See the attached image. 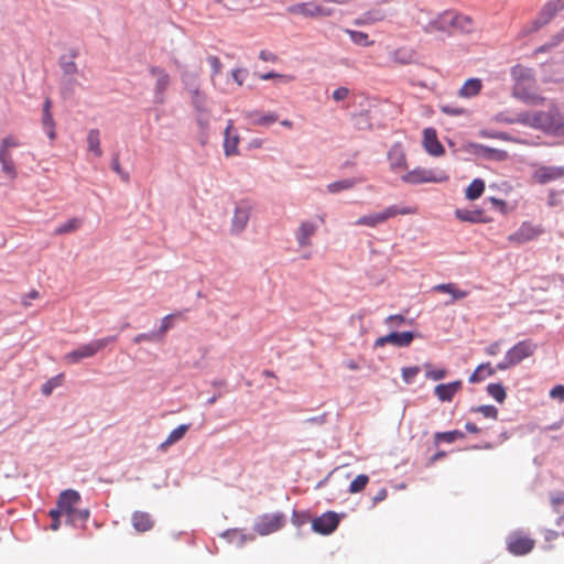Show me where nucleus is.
Instances as JSON below:
<instances>
[{"label":"nucleus","mask_w":564,"mask_h":564,"mask_svg":"<svg viewBox=\"0 0 564 564\" xmlns=\"http://www.w3.org/2000/svg\"><path fill=\"white\" fill-rule=\"evenodd\" d=\"M508 123H521L527 127L538 129L544 132H551L562 137L564 130V117L555 104H551L545 111H523L516 118L508 119Z\"/></svg>","instance_id":"nucleus-1"},{"label":"nucleus","mask_w":564,"mask_h":564,"mask_svg":"<svg viewBox=\"0 0 564 564\" xmlns=\"http://www.w3.org/2000/svg\"><path fill=\"white\" fill-rule=\"evenodd\" d=\"M79 502L80 495L73 489L64 490L58 496L57 505L70 524L85 522L89 517V511L87 509L77 508Z\"/></svg>","instance_id":"nucleus-2"},{"label":"nucleus","mask_w":564,"mask_h":564,"mask_svg":"<svg viewBox=\"0 0 564 564\" xmlns=\"http://www.w3.org/2000/svg\"><path fill=\"white\" fill-rule=\"evenodd\" d=\"M417 212H419V209L416 206L400 207L398 205H391V206H388L387 208H384L382 212L372 213V214L359 217L355 224L357 226H366V227L375 228V227H377V226H379L399 215H401V216L415 215V214H417Z\"/></svg>","instance_id":"nucleus-3"},{"label":"nucleus","mask_w":564,"mask_h":564,"mask_svg":"<svg viewBox=\"0 0 564 564\" xmlns=\"http://www.w3.org/2000/svg\"><path fill=\"white\" fill-rule=\"evenodd\" d=\"M511 74L516 79V85L513 88V95L516 98L531 105H539L544 101V97L530 94L523 87L524 84L530 85L534 83V76L531 69L525 68L521 65H517L512 68Z\"/></svg>","instance_id":"nucleus-4"},{"label":"nucleus","mask_w":564,"mask_h":564,"mask_svg":"<svg viewBox=\"0 0 564 564\" xmlns=\"http://www.w3.org/2000/svg\"><path fill=\"white\" fill-rule=\"evenodd\" d=\"M538 349V344L532 339H524L513 345L502 361L497 365L498 370H507L519 365L524 359L532 357Z\"/></svg>","instance_id":"nucleus-5"},{"label":"nucleus","mask_w":564,"mask_h":564,"mask_svg":"<svg viewBox=\"0 0 564 564\" xmlns=\"http://www.w3.org/2000/svg\"><path fill=\"white\" fill-rule=\"evenodd\" d=\"M445 171L438 169L415 167L401 176L402 182L417 185L423 183H443L448 181Z\"/></svg>","instance_id":"nucleus-6"},{"label":"nucleus","mask_w":564,"mask_h":564,"mask_svg":"<svg viewBox=\"0 0 564 564\" xmlns=\"http://www.w3.org/2000/svg\"><path fill=\"white\" fill-rule=\"evenodd\" d=\"M115 340L116 336L91 340L66 354L64 361L67 364H77L82 359L94 357L98 351L102 350Z\"/></svg>","instance_id":"nucleus-7"},{"label":"nucleus","mask_w":564,"mask_h":564,"mask_svg":"<svg viewBox=\"0 0 564 564\" xmlns=\"http://www.w3.org/2000/svg\"><path fill=\"white\" fill-rule=\"evenodd\" d=\"M286 524V517L282 512L263 513L253 524V531L261 536L280 531Z\"/></svg>","instance_id":"nucleus-8"},{"label":"nucleus","mask_w":564,"mask_h":564,"mask_svg":"<svg viewBox=\"0 0 564 564\" xmlns=\"http://www.w3.org/2000/svg\"><path fill=\"white\" fill-rule=\"evenodd\" d=\"M535 546V540L523 531H513L506 539V547L514 556L529 554Z\"/></svg>","instance_id":"nucleus-9"},{"label":"nucleus","mask_w":564,"mask_h":564,"mask_svg":"<svg viewBox=\"0 0 564 564\" xmlns=\"http://www.w3.org/2000/svg\"><path fill=\"white\" fill-rule=\"evenodd\" d=\"M544 234L541 225H534L531 221H523L521 226L508 236V241L516 246H521L530 241L536 240Z\"/></svg>","instance_id":"nucleus-10"},{"label":"nucleus","mask_w":564,"mask_h":564,"mask_svg":"<svg viewBox=\"0 0 564 564\" xmlns=\"http://www.w3.org/2000/svg\"><path fill=\"white\" fill-rule=\"evenodd\" d=\"M288 13L303 18H325L332 11L315 1L300 2L286 8Z\"/></svg>","instance_id":"nucleus-11"},{"label":"nucleus","mask_w":564,"mask_h":564,"mask_svg":"<svg viewBox=\"0 0 564 564\" xmlns=\"http://www.w3.org/2000/svg\"><path fill=\"white\" fill-rule=\"evenodd\" d=\"M339 524V517L333 511H327L312 521L314 532L327 535L333 533Z\"/></svg>","instance_id":"nucleus-12"},{"label":"nucleus","mask_w":564,"mask_h":564,"mask_svg":"<svg viewBox=\"0 0 564 564\" xmlns=\"http://www.w3.org/2000/svg\"><path fill=\"white\" fill-rule=\"evenodd\" d=\"M532 180L538 184L564 180V166H538L532 174Z\"/></svg>","instance_id":"nucleus-13"},{"label":"nucleus","mask_w":564,"mask_h":564,"mask_svg":"<svg viewBox=\"0 0 564 564\" xmlns=\"http://www.w3.org/2000/svg\"><path fill=\"white\" fill-rule=\"evenodd\" d=\"M426 33H453V11H445L437 15L424 28Z\"/></svg>","instance_id":"nucleus-14"},{"label":"nucleus","mask_w":564,"mask_h":564,"mask_svg":"<svg viewBox=\"0 0 564 564\" xmlns=\"http://www.w3.org/2000/svg\"><path fill=\"white\" fill-rule=\"evenodd\" d=\"M387 2L388 0H382L380 3L366 11L359 19L356 20L355 23L357 25L373 24L386 20L388 17H391L392 12L382 7V4Z\"/></svg>","instance_id":"nucleus-15"},{"label":"nucleus","mask_w":564,"mask_h":564,"mask_svg":"<svg viewBox=\"0 0 564 564\" xmlns=\"http://www.w3.org/2000/svg\"><path fill=\"white\" fill-rule=\"evenodd\" d=\"M414 339V334L412 332H403L397 333L392 332L386 336H381L376 339V347H383L387 344H391L397 347H408L412 340Z\"/></svg>","instance_id":"nucleus-16"},{"label":"nucleus","mask_w":564,"mask_h":564,"mask_svg":"<svg viewBox=\"0 0 564 564\" xmlns=\"http://www.w3.org/2000/svg\"><path fill=\"white\" fill-rule=\"evenodd\" d=\"M422 144L424 150L432 156H442L445 153V149L440 142L434 128H425L423 130Z\"/></svg>","instance_id":"nucleus-17"},{"label":"nucleus","mask_w":564,"mask_h":564,"mask_svg":"<svg viewBox=\"0 0 564 564\" xmlns=\"http://www.w3.org/2000/svg\"><path fill=\"white\" fill-rule=\"evenodd\" d=\"M388 161L393 172L405 171L408 169L406 154L402 144L395 143L391 147L388 152Z\"/></svg>","instance_id":"nucleus-18"},{"label":"nucleus","mask_w":564,"mask_h":564,"mask_svg":"<svg viewBox=\"0 0 564 564\" xmlns=\"http://www.w3.org/2000/svg\"><path fill=\"white\" fill-rule=\"evenodd\" d=\"M251 206L248 203H240L235 209V214L231 220V231L235 234L241 232L250 218Z\"/></svg>","instance_id":"nucleus-19"},{"label":"nucleus","mask_w":564,"mask_h":564,"mask_svg":"<svg viewBox=\"0 0 564 564\" xmlns=\"http://www.w3.org/2000/svg\"><path fill=\"white\" fill-rule=\"evenodd\" d=\"M463 382L456 380L449 383H441L434 388V394L442 402H449L454 395L462 389Z\"/></svg>","instance_id":"nucleus-20"},{"label":"nucleus","mask_w":564,"mask_h":564,"mask_svg":"<svg viewBox=\"0 0 564 564\" xmlns=\"http://www.w3.org/2000/svg\"><path fill=\"white\" fill-rule=\"evenodd\" d=\"M317 226L311 221H303L295 231V238L301 248L311 246V238L315 235Z\"/></svg>","instance_id":"nucleus-21"},{"label":"nucleus","mask_w":564,"mask_h":564,"mask_svg":"<svg viewBox=\"0 0 564 564\" xmlns=\"http://www.w3.org/2000/svg\"><path fill=\"white\" fill-rule=\"evenodd\" d=\"M131 522L135 531L141 533L150 531L154 525V520L151 514L144 511H134Z\"/></svg>","instance_id":"nucleus-22"},{"label":"nucleus","mask_w":564,"mask_h":564,"mask_svg":"<svg viewBox=\"0 0 564 564\" xmlns=\"http://www.w3.org/2000/svg\"><path fill=\"white\" fill-rule=\"evenodd\" d=\"M471 147L475 149L474 152L476 154L481 155L488 160L505 161L509 156L508 152L505 150L494 149L482 144H471Z\"/></svg>","instance_id":"nucleus-23"},{"label":"nucleus","mask_w":564,"mask_h":564,"mask_svg":"<svg viewBox=\"0 0 564 564\" xmlns=\"http://www.w3.org/2000/svg\"><path fill=\"white\" fill-rule=\"evenodd\" d=\"M455 216L462 221L488 223V218L481 209H456Z\"/></svg>","instance_id":"nucleus-24"},{"label":"nucleus","mask_w":564,"mask_h":564,"mask_svg":"<svg viewBox=\"0 0 564 564\" xmlns=\"http://www.w3.org/2000/svg\"><path fill=\"white\" fill-rule=\"evenodd\" d=\"M434 292L447 293L452 296V301L446 304H452L456 300L465 299L468 295L467 291L460 290L455 283H442L433 286Z\"/></svg>","instance_id":"nucleus-25"},{"label":"nucleus","mask_w":564,"mask_h":564,"mask_svg":"<svg viewBox=\"0 0 564 564\" xmlns=\"http://www.w3.org/2000/svg\"><path fill=\"white\" fill-rule=\"evenodd\" d=\"M482 88V82L479 78H469L458 90V96L464 98H470L477 96Z\"/></svg>","instance_id":"nucleus-26"},{"label":"nucleus","mask_w":564,"mask_h":564,"mask_svg":"<svg viewBox=\"0 0 564 564\" xmlns=\"http://www.w3.org/2000/svg\"><path fill=\"white\" fill-rule=\"evenodd\" d=\"M232 122L230 121L225 130L224 150L227 156L238 153L239 137L231 135Z\"/></svg>","instance_id":"nucleus-27"},{"label":"nucleus","mask_w":564,"mask_h":564,"mask_svg":"<svg viewBox=\"0 0 564 564\" xmlns=\"http://www.w3.org/2000/svg\"><path fill=\"white\" fill-rule=\"evenodd\" d=\"M474 28V22L470 17L460 14L453 11V33L454 32H470Z\"/></svg>","instance_id":"nucleus-28"},{"label":"nucleus","mask_w":564,"mask_h":564,"mask_svg":"<svg viewBox=\"0 0 564 564\" xmlns=\"http://www.w3.org/2000/svg\"><path fill=\"white\" fill-rule=\"evenodd\" d=\"M560 9L558 2L549 3L542 10L540 18L532 23L531 31L539 30L543 24H545Z\"/></svg>","instance_id":"nucleus-29"},{"label":"nucleus","mask_w":564,"mask_h":564,"mask_svg":"<svg viewBox=\"0 0 564 564\" xmlns=\"http://www.w3.org/2000/svg\"><path fill=\"white\" fill-rule=\"evenodd\" d=\"M189 430V424H181L176 429H174L166 440L160 445L162 451L167 449L171 445L175 444L180 440L184 437L186 432Z\"/></svg>","instance_id":"nucleus-30"},{"label":"nucleus","mask_w":564,"mask_h":564,"mask_svg":"<svg viewBox=\"0 0 564 564\" xmlns=\"http://www.w3.org/2000/svg\"><path fill=\"white\" fill-rule=\"evenodd\" d=\"M150 73L156 78V85H155L156 93L162 95L170 85L169 74L160 67H152L150 69Z\"/></svg>","instance_id":"nucleus-31"},{"label":"nucleus","mask_w":564,"mask_h":564,"mask_svg":"<svg viewBox=\"0 0 564 564\" xmlns=\"http://www.w3.org/2000/svg\"><path fill=\"white\" fill-rule=\"evenodd\" d=\"M247 117L253 124L269 126L278 120V115L274 112L261 113L259 111H250Z\"/></svg>","instance_id":"nucleus-32"},{"label":"nucleus","mask_w":564,"mask_h":564,"mask_svg":"<svg viewBox=\"0 0 564 564\" xmlns=\"http://www.w3.org/2000/svg\"><path fill=\"white\" fill-rule=\"evenodd\" d=\"M364 180H357V178H345V180H340V181H336V182H333V183H329L327 186H326V189L328 193L330 194H336V193H339L341 191H347V189H350L352 188L356 184L362 182Z\"/></svg>","instance_id":"nucleus-33"},{"label":"nucleus","mask_w":564,"mask_h":564,"mask_svg":"<svg viewBox=\"0 0 564 564\" xmlns=\"http://www.w3.org/2000/svg\"><path fill=\"white\" fill-rule=\"evenodd\" d=\"M495 373V369L490 362L479 365L469 377L470 383H477L485 380L487 377H491Z\"/></svg>","instance_id":"nucleus-34"},{"label":"nucleus","mask_w":564,"mask_h":564,"mask_svg":"<svg viewBox=\"0 0 564 564\" xmlns=\"http://www.w3.org/2000/svg\"><path fill=\"white\" fill-rule=\"evenodd\" d=\"M465 434L462 431L454 430L448 432H437L434 434V443L437 446L440 443H453L457 440H463Z\"/></svg>","instance_id":"nucleus-35"},{"label":"nucleus","mask_w":564,"mask_h":564,"mask_svg":"<svg viewBox=\"0 0 564 564\" xmlns=\"http://www.w3.org/2000/svg\"><path fill=\"white\" fill-rule=\"evenodd\" d=\"M485 191V182L480 178L474 180L466 188L465 195L469 200L479 198Z\"/></svg>","instance_id":"nucleus-36"},{"label":"nucleus","mask_w":564,"mask_h":564,"mask_svg":"<svg viewBox=\"0 0 564 564\" xmlns=\"http://www.w3.org/2000/svg\"><path fill=\"white\" fill-rule=\"evenodd\" d=\"M87 147L88 151L93 152L95 156L99 158L102 155V151L100 149L99 130H89L87 134Z\"/></svg>","instance_id":"nucleus-37"},{"label":"nucleus","mask_w":564,"mask_h":564,"mask_svg":"<svg viewBox=\"0 0 564 564\" xmlns=\"http://www.w3.org/2000/svg\"><path fill=\"white\" fill-rule=\"evenodd\" d=\"M346 33L349 35L350 40L360 46H371L373 45L375 41L369 39V35L362 31H355V30H346Z\"/></svg>","instance_id":"nucleus-38"},{"label":"nucleus","mask_w":564,"mask_h":564,"mask_svg":"<svg viewBox=\"0 0 564 564\" xmlns=\"http://www.w3.org/2000/svg\"><path fill=\"white\" fill-rule=\"evenodd\" d=\"M0 163L2 171L6 174H8L11 178L17 176V170L10 153H3V151H0Z\"/></svg>","instance_id":"nucleus-39"},{"label":"nucleus","mask_w":564,"mask_h":564,"mask_svg":"<svg viewBox=\"0 0 564 564\" xmlns=\"http://www.w3.org/2000/svg\"><path fill=\"white\" fill-rule=\"evenodd\" d=\"M487 391L491 398H494L497 402L502 403L506 400L507 393L502 384L500 383H490L487 387Z\"/></svg>","instance_id":"nucleus-40"},{"label":"nucleus","mask_w":564,"mask_h":564,"mask_svg":"<svg viewBox=\"0 0 564 564\" xmlns=\"http://www.w3.org/2000/svg\"><path fill=\"white\" fill-rule=\"evenodd\" d=\"M82 219L72 218L55 229L56 235H64L77 230L82 226Z\"/></svg>","instance_id":"nucleus-41"},{"label":"nucleus","mask_w":564,"mask_h":564,"mask_svg":"<svg viewBox=\"0 0 564 564\" xmlns=\"http://www.w3.org/2000/svg\"><path fill=\"white\" fill-rule=\"evenodd\" d=\"M42 124L47 134V137L53 141L56 138L55 132V121L53 119L52 112L43 113Z\"/></svg>","instance_id":"nucleus-42"},{"label":"nucleus","mask_w":564,"mask_h":564,"mask_svg":"<svg viewBox=\"0 0 564 564\" xmlns=\"http://www.w3.org/2000/svg\"><path fill=\"white\" fill-rule=\"evenodd\" d=\"M369 482V477L367 475H358L349 485L350 494L361 492Z\"/></svg>","instance_id":"nucleus-43"},{"label":"nucleus","mask_w":564,"mask_h":564,"mask_svg":"<svg viewBox=\"0 0 564 564\" xmlns=\"http://www.w3.org/2000/svg\"><path fill=\"white\" fill-rule=\"evenodd\" d=\"M62 382H63V375H58V376H56V377H54V378L50 379L48 381H46V382L42 386L41 391H42V393H43L44 395H46V397H47V395H50V394L53 392V390H54L55 388L59 387V386L62 384Z\"/></svg>","instance_id":"nucleus-44"},{"label":"nucleus","mask_w":564,"mask_h":564,"mask_svg":"<svg viewBox=\"0 0 564 564\" xmlns=\"http://www.w3.org/2000/svg\"><path fill=\"white\" fill-rule=\"evenodd\" d=\"M475 411L481 413L487 419L496 420L498 416V410L494 405H480Z\"/></svg>","instance_id":"nucleus-45"},{"label":"nucleus","mask_w":564,"mask_h":564,"mask_svg":"<svg viewBox=\"0 0 564 564\" xmlns=\"http://www.w3.org/2000/svg\"><path fill=\"white\" fill-rule=\"evenodd\" d=\"M180 314H169L162 319V324L156 336L163 337L165 333L172 327V319L178 316Z\"/></svg>","instance_id":"nucleus-46"},{"label":"nucleus","mask_w":564,"mask_h":564,"mask_svg":"<svg viewBox=\"0 0 564 564\" xmlns=\"http://www.w3.org/2000/svg\"><path fill=\"white\" fill-rule=\"evenodd\" d=\"M420 368L414 367H405L402 369V378L406 383H411L414 378L419 375Z\"/></svg>","instance_id":"nucleus-47"},{"label":"nucleus","mask_w":564,"mask_h":564,"mask_svg":"<svg viewBox=\"0 0 564 564\" xmlns=\"http://www.w3.org/2000/svg\"><path fill=\"white\" fill-rule=\"evenodd\" d=\"M19 145L20 143L14 137L8 135L1 141L0 151H3V153H9L10 148H17Z\"/></svg>","instance_id":"nucleus-48"},{"label":"nucleus","mask_w":564,"mask_h":564,"mask_svg":"<svg viewBox=\"0 0 564 564\" xmlns=\"http://www.w3.org/2000/svg\"><path fill=\"white\" fill-rule=\"evenodd\" d=\"M441 111L448 116H463L466 115V110L460 107L452 106V105H442Z\"/></svg>","instance_id":"nucleus-49"},{"label":"nucleus","mask_w":564,"mask_h":564,"mask_svg":"<svg viewBox=\"0 0 564 564\" xmlns=\"http://www.w3.org/2000/svg\"><path fill=\"white\" fill-rule=\"evenodd\" d=\"M426 367V377L432 380H441L446 377L447 372L445 369H429L430 365H425Z\"/></svg>","instance_id":"nucleus-50"},{"label":"nucleus","mask_w":564,"mask_h":564,"mask_svg":"<svg viewBox=\"0 0 564 564\" xmlns=\"http://www.w3.org/2000/svg\"><path fill=\"white\" fill-rule=\"evenodd\" d=\"M260 78L263 79V80H268V79H271V78H280L284 83H290V82H292L294 79V77L291 76V75H282V74H276V73H273V72L262 74V75H260Z\"/></svg>","instance_id":"nucleus-51"},{"label":"nucleus","mask_w":564,"mask_h":564,"mask_svg":"<svg viewBox=\"0 0 564 564\" xmlns=\"http://www.w3.org/2000/svg\"><path fill=\"white\" fill-rule=\"evenodd\" d=\"M207 61L212 68L213 75H217L221 72L223 65H221L220 59L217 56H209L207 58Z\"/></svg>","instance_id":"nucleus-52"},{"label":"nucleus","mask_w":564,"mask_h":564,"mask_svg":"<svg viewBox=\"0 0 564 564\" xmlns=\"http://www.w3.org/2000/svg\"><path fill=\"white\" fill-rule=\"evenodd\" d=\"M349 93L347 87H339L333 91V99L335 101L345 100L349 96Z\"/></svg>","instance_id":"nucleus-53"},{"label":"nucleus","mask_w":564,"mask_h":564,"mask_svg":"<svg viewBox=\"0 0 564 564\" xmlns=\"http://www.w3.org/2000/svg\"><path fill=\"white\" fill-rule=\"evenodd\" d=\"M550 397L553 399H558L561 401H564V386L557 384L550 391Z\"/></svg>","instance_id":"nucleus-54"},{"label":"nucleus","mask_w":564,"mask_h":564,"mask_svg":"<svg viewBox=\"0 0 564 564\" xmlns=\"http://www.w3.org/2000/svg\"><path fill=\"white\" fill-rule=\"evenodd\" d=\"M405 318L402 315H390L386 318V324L390 326H399L403 324Z\"/></svg>","instance_id":"nucleus-55"},{"label":"nucleus","mask_w":564,"mask_h":564,"mask_svg":"<svg viewBox=\"0 0 564 564\" xmlns=\"http://www.w3.org/2000/svg\"><path fill=\"white\" fill-rule=\"evenodd\" d=\"M156 338V334L150 333V334H139L133 338L134 344H140L142 341H152Z\"/></svg>","instance_id":"nucleus-56"},{"label":"nucleus","mask_w":564,"mask_h":564,"mask_svg":"<svg viewBox=\"0 0 564 564\" xmlns=\"http://www.w3.org/2000/svg\"><path fill=\"white\" fill-rule=\"evenodd\" d=\"M246 70L245 69H241V68H237V69H234L231 75H232V78L239 85L241 86L245 82V76H246Z\"/></svg>","instance_id":"nucleus-57"},{"label":"nucleus","mask_w":564,"mask_h":564,"mask_svg":"<svg viewBox=\"0 0 564 564\" xmlns=\"http://www.w3.org/2000/svg\"><path fill=\"white\" fill-rule=\"evenodd\" d=\"M259 57L264 61V62H276L278 57L275 54H273L272 52H269V51H261L260 54H259Z\"/></svg>","instance_id":"nucleus-58"},{"label":"nucleus","mask_w":564,"mask_h":564,"mask_svg":"<svg viewBox=\"0 0 564 564\" xmlns=\"http://www.w3.org/2000/svg\"><path fill=\"white\" fill-rule=\"evenodd\" d=\"M499 351H500V343L499 341H495L486 348V354L489 356H496L499 354Z\"/></svg>","instance_id":"nucleus-59"},{"label":"nucleus","mask_w":564,"mask_h":564,"mask_svg":"<svg viewBox=\"0 0 564 564\" xmlns=\"http://www.w3.org/2000/svg\"><path fill=\"white\" fill-rule=\"evenodd\" d=\"M112 169L113 171H116L118 174L121 175V177L124 180V181H128V174L126 173H122L121 171V167H120V164H119V160L116 158L112 160Z\"/></svg>","instance_id":"nucleus-60"},{"label":"nucleus","mask_w":564,"mask_h":564,"mask_svg":"<svg viewBox=\"0 0 564 564\" xmlns=\"http://www.w3.org/2000/svg\"><path fill=\"white\" fill-rule=\"evenodd\" d=\"M63 69L65 74L72 75L77 72V66L74 62H69L63 66Z\"/></svg>","instance_id":"nucleus-61"},{"label":"nucleus","mask_w":564,"mask_h":564,"mask_svg":"<svg viewBox=\"0 0 564 564\" xmlns=\"http://www.w3.org/2000/svg\"><path fill=\"white\" fill-rule=\"evenodd\" d=\"M388 496L387 489L382 488L378 491V494L373 497V503H378L382 500H384Z\"/></svg>","instance_id":"nucleus-62"},{"label":"nucleus","mask_w":564,"mask_h":564,"mask_svg":"<svg viewBox=\"0 0 564 564\" xmlns=\"http://www.w3.org/2000/svg\"><path fill=\"white\" fill-rule=\"evenodd\" d=\"M61 516H64V514H63V511H62V509L58 507V505H56V508H55V509H52V510L50 511V517L52 518V520H55V521H56V520H59V517H61Z\"/></svg>","instance_id":"nucleus-63"},{"label":"nucleus","mask_w":564,"mask_h":564,"mask_svg":"<svg viewBox=\"0 0 564 564\" xmlns=\"http://www.w3.org/2000/svg\"><path fill=\"white\" fill-rule=\"evenodd\" d=\"M325 421H326V414H323V415H319V416L310 417L307 420V422H310L312 424H317V425L324 424Z\"/></svg>","instance_id":"nucleus-64"}]
</instances>
